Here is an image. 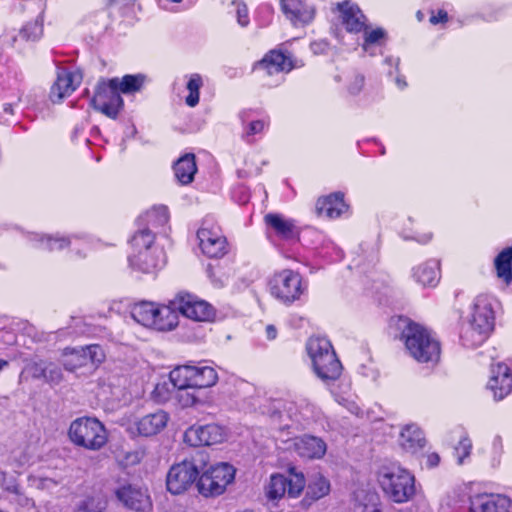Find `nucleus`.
<instances>
[{
  "instance_id": "nucleus-31",
  "label": "nucleus",
  "mask_w": 512,
  "mask_h": 512,
  "mask_svg": "<svg viewBox=\"0 0 512 512\" xmlns=\"http://www.w3.org/2000/svg\"><path fill=\"white\" fill-rule=\"evenodd\" d=\"M497 277L507 285L512 282V246L502 250L494 260Z\"/></svg>"
},
{
  "instance_id": "nucleus-62",
  "label": "nucleus",
  "mask_w": 512,
  "mask_h": 512,
  "mask_svg": "<svg viewBox=\"0 0 512 512\" xmlns=\"http://www.w3.org/2000/svg\"><path fill=\"white\" fill-rule=\"evenodd\" d=\"M27 461L28 459L25 458L23 461L20 462V465H24Z\"/></svg>"
},
{
  "instance_id": "nucleus-36",
  "label": "nucleus",
  "mask_w": 512,
  "mask_h": 512,
  "mask_svg": "<svg viewBox=\"0 0 512 512\" xmlns=\"http://www.w3.org/2000/svg\"><path fill=\"white\" fill-rule=\"evenodd\" d=\"M175 397L182 407H190L197 403L198 395L196 388H175Z\"/></svg>"
},
{
  "instance_id": "nucleus-17",
  "label": "nucleus",
  "mask_w": 512,
  "mask_h": 512,
  "mask_svg": "<svg viewBox=\"0 0 512 512\" xmlns=\"http://www.w3.org/2000/svg\"><path fill=\"white\" fill-rule=\"evenodd\" d=\"M286 18L295 26L310 23L315 16V8L308 0H280Z\"/></svg>"
},
{
  "instance_id": "nucleus-21",
  "label": "nucleus",
  "mask_w": 512,
  "mask_h": 512,
  "mask_svg": "<svg viewBox=\"0 0 512 512\" xmlns=\"http://www.w3.org/2000/svg\"><path fill=\"white\" fill-rule=\"evenodd\" d=\"M130 264L134 269L143 273L153 274L164 266V252L158 247L140 250L137 255L130 258Z\"/></svg>"
},
{
  "instance_id": "nucleus-44",
  "label": "nucleus",
  "mask_w": 512,
  "mask_h": 512,
  "mask_svg": "<svg viewBox=\"0 0 512 512\" xmlns=\"http://www.w3.org/2000/svg\"><path fill=\"white\" fill-rule=\"evenodd\" d=\"M75 512H106V502L89 499L81 503Z\"/></svg>"
},
{
  "instance_id": "nucleus-54",
  "label": "nucleus",
  "mask_w": 512,
  "mask_h": 512,
  "mask_svg": "<svg viewBox=\"0 0 512 512\" xmlns=\"http://www.w3.org/2000/svg\"><path fill=\"white\" fill-rule=\"evenodd\" d=\"M265 123L261 120L253 121L249 124L248 134H257L263 131Z\"/></svg>"
},
{
  "instance_id": "nucleus-22",
  "label": "nucleus",
  "mask_w": 512,
  "mask_h": 512,
  "mask_svg": "<svg viewBox=\"0 0 512 512\" xmlns=\"http://www.w3.org/2000/svg\"><path fill=\"white\" fill-rule=\"evenodd\" d=\"M115 495L126 507L135 511H148L151 508L147 491L133 485H124L115 491Z\"/></svg>"
},
{
  "instance_id": "nucleus-15",
  "label": "nucleus",
  "mask_w": 512,
  "mask_h": 512,
  "mask_svg": "<svg viewBox=\"0 0 512 512\" xmlns=\"http://www.w3.org/2000/svg\"><path fill=\"white\" fill-rule=\"evenodd\" d=\"M224 439L223 429L216 424L192 426L184 433V442L190 446L214 445Z\"/></svg>"
},
{
  "instance_id": "nucleus-4",
  "label": "nucleus",
  "mask_w": 512,
  "mask_h": 512,
  "mask_svg": "<svg viewBox=\"0 0 512 512\" xmlns=\"http://www.w3.org/2000/svg\"><path fill=\"white\" fill-rule=\"evenodd\" d=\"M415 478L399 466L384 467L379 474V483L385 494L396 503H404L415 494Z\"/></svg>"
},
{
  "instance_id": "nucleus-63",
  "label": "nucleus",
  "mask_w": 512,
  "mask_h": 512,
  "mask_svg": "<svg viewBox=\"0 0 512 512\" xmlns=\"http://www.w3.org/2000/svg\"><path fill=\"white\" fill-rule=\"evenodd\" d=\"M261 172L260 168L256 169V173L259 174Z\"/></svg>"
},
{
  "instance_id": "nucleus-19",
  "label": "nucleus",
  "mask_w": 512,
  "mask_h": 512,
  "mask_svg": "<svg viewBox=\"0 0 512 512\" xmlns=\"http://www.w3.org/2000/svg\"><path fill=\"white\" fill-rule=\"evenodd\" d=\"M487 387L497 400L503 399L512 391V375L506 364L497 363L491 367Z\"/></svg>"
},
{
  "instance_id": "nucleus-56",
  "label": "nucleus",
  "mask_w": 512,
  "mask_h": 512,
  "mask_svg": "<svg viewBox=\"0 0 512 512\" xmlns=\"http://www.w3.org/2000/svg\"><path fill=\"white\" fill-rule=\"evenodd\" d=\"M277 336V330L276 328L273 326V325H268L266 327V337L269 339V340H273L275 339Z\"/></svg>"
},
{
  "instance_id": "nucleus-27",
  "label": "nucleus",
  "mask_w": 512,
  "mask_h": 512,
  "mask_svg": "<svg viewBox=\"0 0 512 512\" xmlns=\"http://www.w3.org/2000/svg\"><path fill=\"white\" fill-rule=\"evenodd\" d=\"M264 220L282 239H294L299 234L294 222L291 219L285 218L283 215L270 213L265 215Z\"/></svg>"
},
{
  "instance_id": "nucleus-34",
  "label": "nucleus",
  "mask_w": 512,
  "mask_h": 512,
  "mask_svg": "<svg viewBox=\"0 0 512 512\" xmlns=\"http://www.w3.org/2000/svg\"><path fill=\"white\" fill-rule=\"evenodd\" d=\"M144 79L143 75H126L122 79L113 78L112 85L119 93H133L141 89Z\"/></svg>"
},
{
  "instance_id": "nucleus-55",
  "label": "nucleus",
  "mask_w": 512,
  "mask_h": 512,
  "mask_svg": "<svg viewBox=\"0 0 512 512\" xmlns=\"http://www.w3.org/2000/svg\"><path fill=\"white\" fill-rule=\"evenodd\" d=\"M447 19H448L447 12H445L443 10H439L436 15H432L430 17V22L432 24L444 23L447 21Z\"/></svg>"
},
{
  "instance_id": "nucleus-43",
  "label": "nucleus",
  "mask_w": 512,
  "mask_h": 512,
  "mask_svg": "<svg viewBox=\"0 0 512 512\" xmlns=\"http://www.w3.org/2000/svg\"><path fill=\"white\" fill-rule=\"evenodd\" d=\"M471 449V440L467 437H463L455 447V455L457 457L458 464H463L464 459L470 455Z\"/></svg>"
},
{
  "instance_id": "nucleus-18",
  "label": "nucleus",
  "mask_w": 512,
  "mask_h": 512,
  "mask_svg": "<svg viewBox=\"0 0 512 512\" xmlns=\"http://www.w3.org/2000/svg\"><path fill=\"white\" fill-rule=\"evenodd\" d=\"M82 75L79 72L61 70L50 90V100L53 103H60L64 98L69 97L81 84Z\"/></svg>"
},
{
  "instance_id": "nucleus-6",
  "label": "nucleus",
  "mask_w": 512,
  "mask_h": 512,
  "mask_svg": "<svg viewBox=\"0 0 512 512\" xmlns=\"http://www.w3.org/2000/svg\"><path fill=\"white\" fill-rule=\"evenodd\" d=\"M206 464L207 455L204 452H198L191 460H184L173 465L167 474L166 485L168 491L172 494L185 492Z\"/></svg>"
},
{
  "instance_id": "nucleus-26",
  "label": "nucleus",
  "mask_w": 512,
  "mask_h": 512,
  "mask_svg": "<svg viewBox=\"0 0 512 512\" xmlns=\"http://www.w3.org/2000/svg\"><path fill=\"white\" fill-rule=\"evenodd\" d=\"M345 209L346 205L343 201V194L339 192L319 198L316 204L318 214L329 219L339 217Z\"/></svg>"
},
{
  "instance_id": "nucleus-61",
  "label": "nucleus",
  "mask_w": 512,
  "mask_h": 512,
  "mask_svg": "<svg viewBox=\"0 0 512 512\" xmlns=\"http://www.w3.org/2000/svg\"><path fill=\"white\" fill-rule=\"evenodd\" d=\"M397 84L401 88H403L405 86V83H402V81H400V79H397Z\"/></svg>"
},
{
  "instance_id": "nucleus-58",
  "label": "nucleus",
  "mask_w": 512,
  "mask_h": 512,
  "mask_svg": "<svg viewBox=\"0 0 512 512\" xmlns=\"http://www.w3.org/2000/svg\"><path fill=\"white\" fill-rule=\"evenodd\" d=\"M493 445L495 447L501 448L502 447V438L500 436H495V438L493 440Z\"/></svg>"
},
{
  "instance_id": "nucleus-50",
  "label": "nucleus",
  "mask_w": 512,
  "mask_h": 512,
  "mask_svg": "<svg viewBox=\"0 0 512 512\" xmlns=\"http://www.w3.org/2000/svg\"><path fill=\"white\" fill-rule=\"evenodd\" d=\"M237 19L241 26H246L249 23L248 8L245 4L238 3L236 5Z\"/></svg>"
},
{
  "instance_id": "nucleus-24",
  "label": "nucleus",
  "mask_w": 512,
  "mask_h": 512,
  "mask_svg": "<svg viewBox=\"0 0 512 512\" xmlns=\"http://www.w3.org/2000/svg\"><path fill=\"white\" fill-rule=\"evenodd\" d=\"M398 443L405 452L416 454L425 447L426 438L417 425L408 424L401 429Z\"/></svg>"
},
{
  "instance_id": "nucleus-3",
  "label": "nucleus",
  "mask_w": 512,
  "mask_h": 512,
  "mask_svg": "<svg viewBox=\"0 0 512 512\" xmlns=\"http://www.w3.org/2000/svg\"><path fill=\"white\" fill-rule=\"evenodd\" d=\"M131 315L139 324L158 331H170L178 325V314L169 305H158L153 302L135 304Z\"/></svg>"
},
{
  "instance_id": "nucleus-10",
  "label": "nucleus",
  "mask_w": 512,
  "mask_h": 512,
  "mask_svg": "<svg viewBox=\"0 0 512 512\" xmlns=\"http://www.w3.org/2000/svg\"><path fill=\"white\" fill-rule=\"evenodd\" d=\"M305 487V479L302 473L294 468L289 470V475L274 474L266 486V496L269 500H279L286 493L289 497L295 498L300 495Z\"/></svg>"
},
{
  "instance_id": "nucleus-30",
  "label": "nucleus",
  "mask_w": 512,
  "mask_h": 512,
  "mask_svg": "<svg viewBox=\"0 0 512 512\" xmlns=\"http://www.w3.org/2000/svg\"><path fill=\"white\" fill-rule=\"evenodd\" d=\"M413 276L423 286H435L439 280L438 263L431 260L416 266Z\"/></svg>"
},
{
  "instance_id": "nucleus-33",
  "label": "nucleus",
  "mask_w": 512,
  "mask_h": 512,
  "mask_svg": "<svg viewBox=\"0 0 512 512\" xmlns=\"http://www.w3.org/2000/svg\"><path fill=\"white\" fill-rule=\"evenodd\" d=\"M193 388L197 390L213 386L218 379L214 368L209 366H194Z\"/></svg>"
},
{
  "instance_id": "nucleus-40",
  "label": "nucleus",
  "mask_w": 512,
  "mask_h": 512,
  "mask_svg": "<svg viewBox=\"0 0 512 512\" xmlns=\"http://www.w3.org/2000/svg\"><path fill=\"white\" fill-rule=\"evenodd\" d=\"M38 247L41 249L54 251L61 250L68 245V240L65 238H52L50 236H43L39 240Z\"/></svg>"
},
{
  "instance_id": "nucleus-46",
  "label": "nucleus",
  "mask_w": 512,
  "mask_h": 512,
  "mask_svg": "<svg viewBox=\"0 0 512 512\" xmlns=\"http://www.w3.org/2000/svg\"><path fill=\"white\" fill-rule=\"evenodd\" d=\"M46 369H47V372H46V376L44 379L47 382L57 384L62 380V372H61V369L57 365H55L53 363H48L46 365Z\"/></svg>"
},
{
  "instance_id": "nucleus-29",
  "label": "nucleus",
  "mask_w": 512,
  "mask_h": 512,
  "mask_svg": "<svg viewBox=\"0 0 512 512\" xmlns=\"http://www.w3.org/2000/svg\"><path fill=\"white\" fill-rule=\"evenodd\" d=\"M196 172L197 166L194 154H185L174 164L175 177L183 185L191 183Z\"/></svg>"
},
{
  "instance_id": "nucleus-59",
  "label": "nucleus",
  "mask_w": 512,
  "mask_h": 512,
  "mask_svg": "<svg viewBox=\"0 0 512 512\" xmlns=\"http://www.w3.org/2000/svg\"><path fill=\"white\" fill-rule=\"evenodd\" d=\"M8 361L0 359V371L8 366Z\"/></svg>"
},
{
  "instance_id": "nucleus-53",
  "label": "nucleus",
  "mask_w": 512,
  "mask_h": 512,
  "mask_svg": "<svg viewBox=\"0 0 512 512\" xmlns=\"http://www.w3.org/2000/svg\"><path fill=\"white\" fill-rule=\"evenodd\" d=\"M440 463V456L436 452H431L426 456V465L428 468L437 467Z\"/></svg>"
},
{
  "instance_id": "nucleus-7",
  "label": "nucleus",
  "mask_w": 512,
  "mask_h": 512,
  "mask_svg": "<svg viewBox=\"0 0 512 512\" xmlns=\"http://www.w3.org/2000/svg\"><path fill=\"white\" fill-rule=\"evenodd\" d=\"M199 475L197 487L200 494L214 497L221 495L234 480L235 469L227 463H218L207 469L203 468Z\"/></svg>"
},
{
  "instance_id": "nucleus-28",
  "label": "nucleus",
  "mask_w": 512,
  "mask_h": 512,
  "mask_svg": "<svg viewBox=\"0 0 512 512\" xmlns=\"http://www.w3.org/2000/svg\"><path fill=\"white\" fill-rule=\"evenodd\" d=\"M258 68L263 70L267 75L288 72L292 69V63L283 53L271 51L258 64Z\"/></svg>"
},
{
  "instance_id": "nucleus-42",
  "label": "nucleus",
  "mask_w": 512,
  "mask_h": 512,
  "mask_svg": "<svg viewBox=\"0 0 512 512\" xmlns=\"http://www.w3.org/2000/svg\"><path fill=\"white\" fill-rule=\"evenodd\" d=\"M330 491L329 482L320 477L314 481L313 484L309 485V493L315 499H319L327 495Z\"/></svg>"
},
{
  "instance_id": "nucleus-37",
  "label": "nucleus",
  "mask_w": 512,
  "mask_h": 512,
  "mask_svg": "<svg viewBox=\"0 0 512 512\" xmlns=\"http://www.w3.org/2000/svg\"><path fill=\"white\" fill-rule=\"evenodd\" d=\"M357 499L362 498L363 503H360L361 512H381L379 508L378 496L373 492L360 491L357 494Z\"/></svg>"
},
{
  "instance_id": "nucleus-57",
  "label": "nucleus",
  "mask_w": 512,
  "mask_h": 512,
  "mask_svg": "<svg viewBox=\"0 0 512 512\" xmlns=\"http://www.w3.org/2000/svg\"><path fill=\"white\" fill-rule=\"evenodd\" d=\"M14 479L8 476L4 471H0V485L5 489V486L9 485V480Z\"/></svg>"
},
{
  "instance_id": "nucleus-60",
  "label": "nucleus",
  "mask_w": 512,
  "mask_h": 512,
  "mask_svg": "<svg viewBox=\"0 0 512 512\" xmlns=\"http://www.w3.org/2000/svg\"><path fill=\"white\" fill-rule=\"evenodd\" d=\"M431 238V235H425L422 239H417L419 242H427Z\"/></svg>"
},
{
  "instance_id": "nucleus-9",
  "label": "nucleus",
  "mask_w": 512,
  "mask_h": 512,
  "mask_svg": "<svg viewBox=\"0 0 512 512\" xmlns=\"http://www.w3.org/2000/svg\"><path fill=\"white\" fill-rule=\"evenodd\" d=\"M171 308L188 319L196 322H211L215 310L208 302L191 294H179L171 301Z\"/></svg>"
},
{
  "instance_id": "nucleus-14",
  "label": "nucleus",
  "mask_w": 512,
  "mask_h": 512,
  "mask_svg": "<svg viewBox=\"0 0 512 512\" xmlns=\"http://www.w3.org/2000/svg\"><path fill=\"white\" fill-rule=\"evenodd\" d=\"M168 414L163 410H157L141 418L129 421L127 431L132 436L150 437L160 433L167 425Z\"/></svg>"
},
{
  "instance_id": "nucleus-11",
  "label": "nucleus",
  "mask_w": 512,
  "mask_h": 512,
  "mask_svg": "<svg viewBox=\"0 0 512 512\" xmlns=\"http://www.w3.org/2000/svg\"><path fill=\"white\" fill-rule=\"evenodd\" d=\"M105 352L97 344L80 347L78 349H65L62 364L67 371L73 372L79 368L97 367L105 360Z\"/></svg>"
},
{
  "instance_id": "nucleus-12",
  "label": "nucleus",
  "mask_w": 512,
  "mask_h": 512,
  "mask_svg": "<svg viewBox=\"0 0 512 512\" xmlns=\"http://www.w3.org/2000/svg\"><path fill=\"white\" fill-rule=\"evenodd\" d=\"M91 105L105 116L111 119L117 118L123 106V99L117 88L112 85V79L108 82L100 81L97 84Z\"/></svg>"
},
{
  "instance_id": "nucleus-8",
  "label": "nucleus",
  "mask_w": 512,
  "mask_h": 512,
  "mask_svg": "<svg viewBox=\"0 0 512 512\" xmlns=\"http://www.w3.org/2000/svg\"><path fill=\"white\" fill-rule=\"evenodd\" d=\"M271 295L277 300L288 304L299 299L302 294L301 277L298 273L285 269L277 272L269 281Z\"/></svg>"
},
{
  "instance_id": "nucleus-32",
  "label": "nucleus",
  "mask_w": 512,
  "mask_h": 512,
  "mask_svg": "<svg viewBox=\"0 0 512 512\" xmlns=\"http://www.w3.org/2000/svg\"><path fill=\"white\" fill-rule=\"evenodd\" d=\"M194 366H179L170 372L169 378L173 388H193Z\"/></svg>"
},
{
  "instance_id": "nucleus-45",
  "label": "nucleus",
  "mask_w": 512,
  "mask_h": 512,
  "mask_svg": "<svg viewBox=\"0 0 512 512\" xmlns=\"http://www.w3.org/2000/svg\"><path fill=\"white\" fill-rule=\"evenodd\" d=\"M385 36V32L381 28H377L371 31H365V40L363 44V49L368 51L369 47L372 44L379 43Z\"/></svg>"
},
{
  "instance_id": "nucleus-49",
  "label": "nucleus",
  "mask_w": 512,
  "mask_h": 512,
  "mask_svg": "<svg viewBox=\"0 0 512 512\" xmlns=\"http://www.w3.org/2000/svg\"><path fill=\"white\" fill-rule=\"evenodd\" d=\"M32 484L36 486L38 489H53L57 486V482L51 478H42V477H34L31 479Z\"/></svg>"
},
{
  "instance_id": "nucleus-47",
  "label": "nucleus",
  "mask_w": 512,
  "mask_h": 512,
  "mask_svg": "<svg viewBox=\"0 0 512 512\" xmlns=\"http://www.w3.org/2000/svg\"><path fill=\"white\" fill-rule=\"evenodd\" d=\"M46 365L44 362H33L26 366V370L31 373L33 378L44 379L47 372Z\"/></svg>"
},
{
  "instance_id": "nucleus-20",
  "label": "nucleus",
  "mask_w": 512,
  "mask_h": 512,
  "mask_svg": "<svg viewBox=\"0 0 512 512\" xmlns=\"http://www.w3.org/2000/svg\"><path fill=\"white\" fill-rule=\"evenodd\" d=\"M199 245L208 257H222L226 253V239L217 229L200 228L197 233Z\"/></svg>"
},
{
  "instance_id": "nucleus-13",
  "label": "nucleus",
  "mask_w": 512,
  "mask_h": 512,
  "mask_svg": "<svg viewBox=\"0 0 512 512\" xmlns=\"http://www.w3.org/2000/svg\"><path fill=\"white\" fill-rule=\"evenodd\" d=\"M494 325L493 311L491 307L478 300L474 304V310L470 321L471 344L478 345L482 343L488 334L492 331Z\"/></svg>"
},
{
  "instance_id": "nucleus-41",
  "label": "nucleus",
  "mask_w": 512,
  "mask_h": 512,
  "mask_svg": "<svg viewBox=\"0 0 512 512\" xmlns=\"http://www.w3.org/2000/svg\"><path fill=\"white\" fill-rule=\"evenodd\" d=\"M147 218L148 221L152 222L154 225L162 226L168 222V210L165 206L154 207L147 213Z\"/></svg>"
},
{
  "instance_id": "nucleus-38",
  "label": "nucleus",
  "mask_w": 512,
  "mask_h": 512,
  "mask_svg": "<svg viewBox=\"0 0 512 512\" xmlns=\"http://www.w3.org/2000/svg\"><path fill=\"white\" fill-rule=\"evenodd\" d=\"M154 235L149 229H144L136 233L132 238V244L140 250L153 249Z\"/></svg>"
},
{
  "instance_id": "nucleus-52",
  "label": "nucleus",
  "mask_w": 512,
  "mask_h": 512,
  "mask_svg": "<svg viewBox=\"0 0 512 512\" xmlns=\"http://www.w3.org/2000/svg\"><path fill=\"white\" fill-rule=\"evenodd\" d=\"M338 403L352 414L358 415L361 411L357 403L352 400L341 398L338 400Z\"/></svg>"
},
{
  "instance_id": "nucleus-16",
  "label": "nucleus",
  "mask_w": 512,
  "mask_h": 512,
  "mask_svg": "<svg viewBox=\"0 0 512 512\" xmlns=\"http://www.w3.org/2000/svg\"><path fill=\"white\" fill-rule=\"evenodd\" d=\"M469 512H512V499L502 494H477L470 498Z\"/></svg>"
},
{
  "instance_id": "nucleus-35",
  "label": "nucleus",
  "mask_w": 512,
  "mask_h": 512,
  "mask_svg": "<svg viewBox=\"0 0 512 512\" xmlns=\"http://www.w3.org/2000/svg\"><path fill=\"white\" fill-rule=\"evenodd\" d=\"M202 86V78L199 74H193L187 83L189 95L186 97V104L195 107L199 103V90Z\"/></svg>"
},
{
  "instance_id": "nucleus-2",
  "label": "nucleus",
  "mask_w": 512,
  "mask_h": 512,
  "mask_svg": "<svg viewBox=\"0 0 512 512\" xmlns=\"http://www.w3.org/2000/svg\"><path fill=\"white\" fill-rule=\"evenodd\" d=\"M306 350L314 373L322 381H335L342 373V365L330 341L325 337H311Z\"/></svg>"
},
{
  "instance_id": "nucleus-5",
  "label": "nucleus",
  "mask_w": 512,
  "mask_h": 512,
  "mask_svg": "<svg viewBox=\"0 0 512 512\" xmlns=\"http://www.w3.org/2000/svg\"><path fill=\"white\" fill-rule=\"evenodd\" d=\"M70 441L88 450L101 449L108 440L104 425L96 418L81 417L74 420L69 427Z\"/></svg>"
},
{
  "instance_id": "nucleus-1",
  "label": "nucleus",
  "mask_w": 512,
  "mask_h": 512,
  "mask_svg": "<svg viewBox=\"0 0 512 512\" xmlns=\"http://www.w3.org/2000/svg\"><path fill=\"white\" fill-rule=\"evenodd\" d=\"M405 350L419 363L436 364L440 359V343L425 327L408 322L401 333Z\"/></svg>"
},
{
  "instance_id": "nucleus-23",
  "label": "nucleus",
  "mask_w": 512,
  "mask_h": 512,
  "mask_svg": "<svg viewBox=\"0 0 512 512\" xmlns=\"http://www.w3.org/2000/svg\"><path fill=\"white\" fill-rule=\"evenodd\" d=\"M334 11L348 32L358 33L365 28L366 18L359 7L350 2L337 3Z\"/></svg>"
},
{
  "instance_id": "nucleus-39",
  "label": "nucleus",
  "mask_w": 512,
  "mask_h": 512,
  "mask_svg": "<svg viewBox=\"0 0 512 512\" xmlns=\"http://www.w3.org/2000/svg\"><path fill=\"white\" fill-rule=\"evenodd\" d=\"M5 490L11 494L10 500L16 502L20 506L27 507L33 504L31 499L20 492L15 479L9 480V485L5 486Z\"/></svg>"
},
{
  "instance_id": "nucleus-25",
  "label": "nucleus",
  "mask_w": 512,
  "mask_h": 512,
  "mask_svg": "<svg viewBox=\"0 0 512 512\" xmlns=\"http://www.w3.org/2000/svg\"><path fill=\"white\" fill-rule=\"evenodd\" d=\"M292 447L300 457L307 459L321 458L326 452L324 441L309 435L293 439Z\"/></svg>"
},
{
  "instance_id": "nucleus-51",
  "label": "nucleus",
  "mask_w": 512,
  "mask_h": 512,
  "mask_svg": "<svg viewBox=\"0 0 512 512\" xmlns=\"http://www.w3.org/2000/svg\"><path fill=\"white\" fill-rule=\"evenodd\" d=\"M364 86V77L361 75H356L354 79L349 84V92L353 95L358 94Z\"/></svg>"
},
{
  "instance_id": "nucleus-48",
  "label": "nucleus",
  "mask_w": 512,
  "mask_h": 512,
  "mask_svg": "<svg viewBox=\"0 0 512 512\" xmlns=\"http://www.w3.org/2000/svg\"><path fill=\"white\" fill-rule=\"evenodd\" d=\"M153 394H154V397L159 402L168 401L171 397V392L169 390V384L166 382L157 384L153 391Z\"/></svg>"
}]
</instances>
